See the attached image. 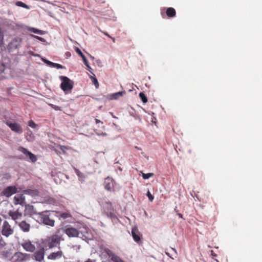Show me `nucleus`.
<instances>
[{
  "label": "nucleus",
  "instance_id": "nucleus-1",
  "mask_svg": "<svg viewBox=\"0 0 262 262\" xmlns=\"http://www.w3.org/2000/svg\"><path fill=\"white\" fill-rule=\"evenodd\" d=\"M36 221L39 224L42 223L51 227H53L55 224L54 220L50 217V212L49 211L38 213Z\"/></svg>",
  "mask_w": 262,
  "mask_h": 262
},
{
  "label": "nucleus",
  "instance_id": "nucleus-2",
  "mask_svg": "<svg viewBox=\"0 0 262 262\" xmlns=\"http://www.w3.org/2000/svg\"><path fill=\"white\" fill-rule=\"evenodd\" d=\"M59 78L61 80L60 84L61 89L66 94H68L71 92L73 88V81L68 77L64 76H60Z\"/></svg>",
  "mask_w": 262,
  "mask_h": 262
},
{
  "label": "nucleus",
  "instance_id": "nucleus-3",
  "mask_svg": "<svg viewBox=\"0 0 262 262\" xmlns=\"http://www.w3.org/2000/svg\"><path fill=\"white\" fill-rule=\"evenodd\" d=\"M60 242V237L57 235L48 237L43 242V247L51 249L55 247Z\"/></svg>",
  "mask_w": 262,
  "mask_h": 262
},
{
  "label": "nucleus",
  "instance_id": "nucleus-4",
  "mask_svg": "<svg viewBox=\"0 0 262 262\" xmlns=\"http://www.w3.org/2000/svg\"><path fill=\"white\" fill-rule=\"evenodd\" d=\"M63 232L69 237H78L80 236V228L77 229L71 226H67L63 229Z\"/></svg>",
  "mask_w": 262,
  "mask_h": 262
},
{
  "label": "nucleus",
  "instance_id": "nucleus-5",
  "mask_svg": "<svg viewBox=\"0 0 262 262\" xmlns=\"http://www.w3.org/2000/svg\"><path fill=\"white\" fill-rule=\"evenodd\" d=\"M13 233V229L11 228L8 222L5 221L2 226V234L6 237H8Z\"/></svg>",
  "mask_w": 262,
  "mask_h": 262
},
{
  "label": "nucleus",
  "instance_id": "nucleus-6",
  "mask_svg": "<svg viewBox=\"0 0 262 262\" xmlns=\"http://www.w3.org/2000/svg\"><path fill=\"white\" fill-rule=\"evenodd\" d=\"M104 252L107 254L108 258L111 259L113 262H125L120 257L116 255L113 251L108 248H105Z\"/></svg>",
  "mask_w": 262,
  "mask_h": 262
},
{
  "label": "nucleus",
  "instance_id": "nucleus-7",
  "mask_svg": "<svg viewBox=\"0 0 262 262\" xmlns=\"http://www.w3.org/2000/svg\"><path fill=\"white\" fill-rule=\"evenodd\" d=\"M6 124L15 133L20 134L23 133V128L20 124L17 123L7 121Z\"/></svg>",
  "mask_w": 262,
  "mask_h": 262
},
{
  "label": "nucleus",
  "instance_id": "nucleus-8",
  "mask_svg": "<svg viewBox=\"0 0 262 262\" xmlns=\"http://www.w3.org/2000/svg\"><path fill=\"white\" fill-rule=\"evenodd\" d=\"M80 237L83 239L90 240L93 238V235L91 232L85 227L80 228Z\"/></svg>",
  "mask_w": 262,
  "mask_h": 262
},
{
  "label": "nucleus",
  "instance_id": "nucleus-9",
  "mask_svg": "<svg viewBox=\"0 0 262 262\" xmlns=\"http://www.w3.org/2000/svg\"><path fill=\"white\" fill-rule=\"evenodd\" d=\"M17 192V188L14 186H10L5 188L2 192V194L9 198Z\"/></svg>",
  "mask_w": 262,
  "mask_h": 262
},
{
  "label": "nucleus",
  "instance_id": "nucleus-10",
  "mask_svg": "<svg viewBox=\"0 0 262 262\" xmlns=\"http://www.w3.org/2000/svg\"><path fill=\"white\" fill-rule=\"evenodd\" d=\"M45 247H42L34 253V257L35 260L38 262H42L45 256Z\"/></svg>",
  "mask_w": 262,
  "mask_h": 262
},
{
  "label": "nucleus",
  "instance_id": "nucleus-11",
  "mask_svg": "<svg viewBox=\"0 0 262 262\" xmlns=\"http://www.w3.org/2000/svg\"><path fill=\"white\" fill-rule=\"evenodd\" d=\"M18 150L23 153L27 157H28L32 162H35L37 160L36 156L28 150L26 148L20 147L18 148Z\"/></svg>",
  "mask_w": 262,
  "mask_h": 262
},
{
  "label": "nucleus",
  "instance_id": "nucleus-12",
  "mask_svg": "<svg viewBox=\"0 0 262 262\" xmlns=\"http://www.w3.org/2000/svg\"><path fill=\"white\" fill-rule=\"evenodd\" d=\"M27 254L16 252L12 257V262H23L27 259Z\"/></svg>",
  "mask_w": 262,
  "mask_h": 262
},
{
  "label": "nucleus",
  "instance_id": "nucleus-13",
  "mask_svg": "<svg viewBox=\"0 0 262 262\" xmlns=\"http://www.w3.org/2000/svg\"><path fill=\"white\" fill-rule=\"evenodd\" d=\"M21 39L20 37L14 38L8 45V49L10 51L16 49L20 45Z\"/></svg>",
  "mask_w": 262,
  "mask_h": 262
},
{
  "label": "nucleus",
  "instance_id": "nucleus-14",
  "mask_svg": "<svg viewBox=\"0 0 262 262\" xmlns=\"http://www.w3.org/2000/svg\"><path fill=\"white\" fill-rule=\"evenodd\" d=\"M24 214L26 216H32L34 215L37 214L36 209L34 206L29 204H26Z\"/></svg>",
  "mask_w": 262,
  "mask_h": 262
},
{
  "label": "nucleus",
  "instance_id": "nucleus-15",
  "mask_svg": "<svg viewBox=\"0 0 262 262\" xmlns=\"http://www.w3.org/2000/svg\"><path fill=\"white\" fill-rule=\"evenodd\" d=\"M63 256V253L59 248L58 250L56 252L51 253L48 256L47 258L50 260H55L59 259Z\"/></svg>",
  "mask_w": 262,
  "mask_h": 262
},
{
  "label": "nucleus",
  "instance_id": "nucleus-16",
  "mask_svg": "<svg viewBox=\"0 0 262 262\" xmlns=\"http://www.w3.org/2000/svg\"><path fill=\"white\" fill-rule=\"evenodd\" d=\"M13 203L15 205H20L22 206L26 205L25 196L23 194H17L13 198Z\"/></svg>",
  "mask_w": 262,
  "mask_h": 262
},
{
  "label": "nucleus",
  "instance_id": "nucleus-17",
  "mask_svg": "<svg viewBox=\"0 0 262 262\" xmlns=\"http://www.w3.org/2000/svg\"><path fill=\"white\" fill-rule=\"evenodd\" d=\"M115 182L113 179L109 177L105 179L104 182V186L105 189L111 191L114 186Z\"/></svg>",
  "mask_w": 262,
  "mask_h": 262
},
{
  "label": "nucleus",
  "instance_id": "nucleus-18",
  "mask_svg": "<svg viewBox=\"0 0 262 262\" xmlns=\"http://www.w3.org/2000/svg\"><path fill=\"white\" fill-rule=\"evenodd\" d=\"M8 214L11 219L15 221L16 224L17 223V221L20 220L23 216L22 213L18 212V210L16 211L10 210Z\"/></svg>",
  "mask_w": 262,
  "mask_h": 262
},
{
  "label": "nucleus",
  "instance_id": "nucleus-19",
  "mask_svg": "<svg viewBox=\"0 0 262 262\" xmlns=\"http://www.w3.org/2000/svg\"><path fill=\"white\" fill-rule=\"evenodd\" d=\"M24 249L28 252H33L35 250V246L30 241H27L22 244Z\"/></svg>",
  "mask_w": 262,
  "mask_h": 262
},
{
  "label": "nucleus",
  "instance_id": "nucleus-20",
  "mask_svg": "<svg viewBox=\"0 0 262 262\" xmlns=\"http://www.w3.org/2000/svg\"><path fill=\"white\" fill-rule=\"evenodd\" d=\"M18 226L23 232H28L30 231V225L25 221L20 222Z\"/></svg>",
  "mask_w": 262,
  "mask_h": 262
},
{
  "label": "nucleus",
  "instance_id": "nucleus-21",
  "mask_svg": "<svg viewBox=\"0 0 262 262\" xmlns=\"http://www.w3.org/2000/svg\"><path fill=\"white\" fill-rule=\"evenodd\" d=\"M1 254L3 257L8 259L12 258V253L11 250H4L1 252Z\"/></svg>",
  "mask_w": 262,
  "mask_h": 262
},
{
  "label": "nucleus",
  "instance_id": "nucleus-22",
  "mask_svg": "<svg viewBox=\"0 0 262 262\" xmlns=\"http://www.w3.org/2000/svg\"><path fill=\"white\" fill-rule=\"evenodd\" d=\"M74 171L76 175L78 177L79 180L81 182H84L85 179L86 178L85 176L75 167H74Z\"/></svg>",
  "mask_w": 262,
  "mask_h": 262
},
{
  "label": "nucleus",
  "instance_id": "nucleus-23",
  "mask_svg": "<svg viewBox=\"0 0 262 262\" xmlns=\"http://www.w3.org/2000/svg\"><path fill=\"white\" fill-rule=\"evenodd\" d=\"M132 234L135 241L139 242L140 240L139 232L136 228L132 229Z\"/></svg>",
  "mask_w": 262,
  "mask_h": 262
},
{
  "label": "nucleus",
  "instance_id": "nucleus-24",
  "mask_svg": "<svg viewBox=\"0 0 262 262\" xmlns=\"http://www.w3.org/2000/svg\"><path fill=\"white\" fill-rule=\"evenodd\" d=\"M24 194H28L32 196H35L38 195V192L36 190L27 189L25 190L23 192Z\"/></svg>",
  "mask_w": 262,
  "mask_h": 262
},
{
  "label": "nucleus",
  "instance_id": "nucleus-25",
  "mask_svg": "<svg viewBox=\"0 0 262 262\" xmlns=\"http://www.w3.org/2000/svg\"><path fill=\"white\" fill-rule=\"evenodd\" d=\"M92 74L93 75H89V77L91 79L93 84L95 86L96 88L98 89L99 85L98 81L95 77V75L93 73H92Z\"/></svg>",
  "mask_w": 262,
  "mask_h": 262
},
{
  "label": "nucleus",
  "instance_id": "nucleus-26",
  "mask_svg": "<svg viewBox=\"0 0 262 262\" xmlns=\"http://www.w3.org/2000/svg\"><path fill=\"white\" fill-rule=\"evenodd\" d=\"M125 93V91H121L113 93L111 95V98L113 99H117L119 97H122Z\"/></svg>",
  "mask_w": 262,
  "mask_h": 262
},
{
  "label": "nucleus",
  "instance_id": "nucleus-27",
  "mask_svg": "<svg viewBox=\"0 0 262 262\" xmlns=\"http://www.w3.org/2000/svg\"><path fill=\"white\" fill-rule=\"evenodd\" d=\"M166 15L168 17H174L176 15V11L172 8H168L166 10Z\"/></svg>",
  "mask_w": 262,
  "mask_h": 262
},
{
  "label": "nucleus",
  "instance_id": "nucleus-28",
  "mask_svg": "<svg viewBox=\"0 0 262 262\" xmlns=\"http://www.w3.org/2000/svg\"><path fill=\"white\" fill-rule=\"evenodd\" d=\"M29 31L31 32H32L35 34H37L39 35H43L44 34V31L42 30H38L37 29L34 28H30L29 29Z\"/></svg>",
  "mask_w": 262,
  "mask_h": 262
},
{
  "label": "nucleus",
  "instance_id": "nucleus-29",
  "mask_svg": "<svg viewBox=\"0 0 262 262\" xmlns=\"http://www.w3.org/2000/svg\"><path fill=\"white\" fill-rule=\"evenodd\" d=\"M16 5L18 7H21L26 8L27 9H30V7L28 5L25 4V3H24L23 2H20V1L17 2L16 3Z\"/></svg>",
  "mask_w": 262,
  "mask_h": 262
},
{
  "label": "nucleus",
  "instance_id": "nucleus-30",
  "mask_svg": "<svg viewBox=\"0 0 262 262\" xmlns=\"http://www.w3.org/2000/svg\"><path fill=\"white\" fill-rule=\"evenodd\" d=\"M51 63V67H52V68H56L58 69H65V67H63V66H62L61 64H60L59 63H54V62H52V63Z\"/></svg>",
  "mask_w": 262,
  "mask_h": 262
},
{
  "label": "nucleus",
  "instance_id": "nucleus-31",
  "mask_svg": "<svg viewBox=\"0 0 262 262\" xmlns=\"http://www.w3.org/2000/svg\"><path fill=\"white\" fill-rule=\"evenodd\" d=\"M139 97L143 103H145L147 102V98L145 94L143 93H140L139 94Z\"/></svg>",
  "mask_w": 262,
  "mask_h": 262
},
{
  "label": "nucleus",
  "instance_id": "nucleus-32",
  "mask_svg": "<svg viewBox=\"0 0 262 262\" xmlns=\"http://www.w3.org/2000/svg\"><path fill=\"white\" fill-rule=\"evenodd\" d=\"M60 217L63 219L69 218L71 216L70 213L67 212H62L60 215Z\"/></svg>",
  "mask_w": 262,
  "mask_h": 262
},
{
  "label": "nucleus",
  "instance_id": "nucleus-33",
  "mask_svg": "<svg viewBox=\"0 0 262 262\" xmlns=\"http://www.w3.org/2000/svg\"><path fill=\"white\" fill-rule=\"evenodd\" d=\"M154 175L152 173H142V177L144 179H148Z\"/></svg>",
  "mask_w": 262,
  "mask_h": 262
},
{
  "label": "nucleus",
  "instance_id": "nucleus-34",
  "mask_svg": "<svg viewBox=\"0 0 262 262\" xmlns=\"http://www.w3.org/2000/svg\"><path fill=\"white\" fill-rule=\"evenodd\" d=\"M30 36H31V37H32L33 38H36V39L40 40L41 42H46V39L45 38H42V37H39V36H36V35H32V34H31Z\"/></svg>",
  "mask_w": 262,
  "mask_h": 262
},
{
  "label": "nucleus",
  "instance_id": "nucleus-35",
  "mask_svg": "<svg viewBox=\"0 0 262 262\" xmlns=\"http://www.w3.org/2000/svg\"><path fill=\"white\" fill-rule=\"evenodd\" d=\"M75 51L79 55L81 56L82 58H84L85 56L83 54L81 50L78 48H76Z\"/></svg>",
  "mask_w": 262,
  "mask_h": 262
},
{
  "label": "nucleus",
  "instance_id": "nucleus-36",
  "mask_svg": "<svg viewBox=\"0 0 262 262\" xmlns=\"http://www.w3.org/2000/svg\"><path fill=\"white\" fill-rule=\"evenodd\" d=\"M28 125L30 127H31V128H36V127L37 126V125L35 123V122L32 120H30L29 122Z\"/></svg>",
  "mask_w": 262,
  "mask_h": 262
},
{
  "label": "nucleus",
  "instance_id": "nucleus-37",
  "mask_svg": "<svg viewBox=\"0 0 262 262\" xmlns=\"http://www.w3.org/2000/svg\"><path fill=\"white\" fill-rule=\"evenodd\" d=\"M95 134L98 136H107V134L105 133H103V132L101 133V132L98 131L97 130H95Z\"/></svg>",
  "mask_w": 262,
  "mask_h": 262
},
{
  "label": "nucleus",
  "instance_id": "nucleus-38",
  "mask_svg": "<svg viewBox=\"0 0 262 262\" xmlns=\"http://www.w3.org/2000/svg\"><path fill=\"white\" fill-rule=\"evenodd\" d=\"M6 245L5 242L3 239L2 237L0 235V247H3Z\"/></svg>",
  "mask_w": 262,
  "mask_h": 262
},
{
  "label": "nucleus",
  "instance_id": "nucleus-39",
  "mask_svg": "<svg viewBox=\"0 0 262 262\" xmlns=\"http://www.w3.org/2000/svg\"><path fill=\"white\" fill-rule=\"evenodd\" d=\"M147 196H148L150 201L152 202L154 200V196L150 193V192L148 191L147 193Z\"/></svg>",
  "mask_w": 262,
  "mask_h": 262
},
{
  "label": "nucleus",
  "instance_id": "nucleus-40",
  "mask_svg": "<svg viewBox=\"0 0 262 262\" xmlns=\"http://www.w3.org/2000/svg\"><path fill=\"white\" fill-rule=\"evenodd\" d=\"M5 71V66L0 61V72L2 73Z\"/></svg>",
  "mask_w": 262,
  "mask_h": 262
},
{
  "label": "nucleus",
  "instance_id": "nucleus-41",
  "mask_svg": "<svg viewBox=\"0 0 262 262\" xmlns=\"http://www.w3.org/2000/svg\"><path fill=\"white\" fill-rule=\"evenodd\" d=\"M11 178V176L9 173H5L3 176V179L8 180Z\"/></svg>",
  "mask_w": 262,
  "mask_h": 262
},
{
  "label": "nucleus",
  "instance_id": "nucleus-42",
  "mask_svg": "<svg viewBox=\"0 0 262 262\" xmlns=\"http://www.w3.org/2000/svg\"><path fill=\"white\" fill-rule=\"evenodd\" d=\"M42 61L47 63L48 65H49L50 67H51V63H52V62L49 61V60H48L47 59H45V58H42Z\"/></svg>",
  "mask_w": 262,
  "mask_h": 262
},
{
  "label": "nucleus",
  "instance_id": "nucleus-43",
  "mask_svg": "<svg viewBox=\"0 0 262 262\" xmlns=\"http://www.w3.org/2000/svg\"><path fill=\"white\" fill-rule=\"evenodd\" d=\"M51 105L52 107L53 108H54V110H55L56 111L60 110V107H59L58 106L55 105H53V104H51Z\"/></svg>",
  "mask_w": 262,
  "mask_h": 262
},
{
  "label": "nucleus",
  "instance_id": "nucleus-44",
  "mask_svg": "<svg viewBox=\"0 0 262 262\" xmlns=\"http://www.w3.org/2000/svg\"><path fill=\"white\" fill-rule=\"evenodd\" d=\"M60 148L63 152H65L66 150L67 149V147L64 146H60Z\"/></svg>",
  "mask_w": 262,
  "mask_h": 262
},
{
  "label": "nucleus",
  "instance_id": "nucleus-45",
  "mask_svg": "<svg viewBox=\"0 0 262 262\" xmlns=\"http://www.w3.org/2000/svg\"><path fill=\"white\" fill-rule=\"evenodd\" d=\"M82 60H83V61L84 62V64L86 66H88V65H89V64L88 63V62L87 59H86L85 57H84V58H82Z\"/></svg>",
  "mask_w": 262,
  "mask_h": 262
},
{
  "label": "nucleus",
  "instance_id": "nucleus-46",
  "mask_svg": "<svg viewBox=\"0 0 262 262\" xmlns=\"http://www.w3.org/2000/svg\"><path fill=\"white\" fill-rule=\"evenodd\" d=\"M86 67H87V68H88V70L89 72H90L91 73H93V72H92V68H91V67H90V65H88V66H86Z\"/></svg>",
  "mask_w": 262,
  "mask_h": 262
},
{
  "label": "nucleus",
  "instance_id": "nucleus-47",
  "mask_svg": "<svg viewBox=\"0 0 262 262\" xmlns=\"http://www.w3.org/2000/svg\"><path fill=\"white\" fill-rule=\"evenodd\" d=\"M84 262H95V260L89 258Z\"/></svg>",
  "mask_w": 262,
  "mask_h": 262
},
{
  "label": "nucleus",
  "instance_id": "nucleus-48",
  "mask_svg": "<svg viewBox=\"0 0 262 262\" xmlns=\"http://www.w3.org/2000/svg\"><path fill=\"white\" fill-rule=\"evenodd\" d=\"M211 254L213 256H216V254H214L212 250L211 251Z\"/></svg>",
  "mask_w": 262,
  "mask_h": 262
},
{
  "label": "nucleus",
  "instance_id": "nucleus-49",
  "mask_svg": "<svg viewBox=\"0 0 262 262\" xmlns=\"http://www.w3.org/2000/svg\"><path fill=\"white\" fill-rule=\"evenodd\" d=\"M96 123H100V122L102 123V122H101L99 120H98L97 119H96Z\"/></svg>",
  "mask_w": 262,
  "mask_h": 262
},
{
  "label": "nucleus",
  "instance_id": "nucleus-50",
  "mask_svg": "<svg viewBox=\"0 0 262 262\" xmlns=\"http://www.w3.org/2000/svg\"><path fill=\"white\" fill-rule=\"evenodd\" d=\"M105 35L109 37H111V36L107 34L106 32H103Z\"/></svg>",
  "mask_w": 262,
  "mask_h": 262
},
{
  "label": "nucleus",
  "instance_id": "nucleus-51",
  "mask_svg": "<svg viewBox=\"0 0 262 262\" xmlns=\"http://www.w3.org/2000/svg\"><path fill=\"white\" fill-rule=\"evenodd\" d=\"M89 56H90V57L92 59H94V57L93 56H92V55H91L90 54H89Z\"/></svg>",
  "mask_w": 262,
  "mask_h": 262
},
{
  "label": "nucleus",
  "instance_id": "nucleus-52",
  "mask_svg": "<svg viewBox=\"0 0 262 262\" xmlns=\"http://www.w3.org/2000/svg\"><path fill=\"white\" fill-rule=\"evenodd\" d=\"M178 215H179V216L180 217L182 218V214H181V213H179V214H178Z\"/></svg>",
  "mask_w": 262,
  "mask_h": 262
},
{
  "label": "nucleus",
  "instance_id": "nucleus-53",
  "mask_svg": "<svg viewBox=\"0 0 262 262\" xmlns=\"http://www.w3.org/2000/svg\"><path fill=\"white\" fill-rule=\"evenodd\" d=\"M112 115L113 116V117L114 118H117V117H116V116H114L113 113H111Z\"/></svg>",
  "mask_w": 262,
  "mask_h": 262
},
{
  "label": "nucleus",
  "instance_id": "nucleus-54",
  "mask_svg": "<svg viewBox=\"0 0 262 262\" xmlns=\"http://www.w3.org/2000/svg\"><path fill=\"white\" fill-rule=\"evenodd\" d=\"M97 62L98 63H99V62H100V60H97Z\"/></svg>",
  "mask_w": 262,
  "mask_h": 262
},
{
  "label": "nucleus",
  "instance_id": "nucleus-55",
  "mask_svg": "<svg viewBox=\"0 0 262 262\" xmlns=\"http://www.w3.org/2000/svg\"><path fill=\"white\" fill-rule=\"evenodd\" d=\"M136 148H137V149H139V150H140V148H139V147H138L137 146H136Z\"/></svg>",
  "mask_w": 262,
  "mask_h": 262
},
{
  "label": "nucleus",
  "instance_id": "nucleus-56",
  "mask_svg": "<svg viewBox=\"0 0 262 262\" xmlns=\"http://www.w3.org/2000/svg\"><path fill=\"white\" fill-rule=\"evenodd\" d=\"M112 39H113V41H114V42H115V38H112Z\"/></svg>",
  "mask_w": 262,
  "mask_h": 262
},
{
  "label": "nucleus",
  "instance_id": "nucleus-57",
  "mask_svg": "<svg viewBox=\"0 0 262 262\" xmlns=\"http://www.w3.org/2000/svg\"><path fill=\"white\" fill-rule=\"evenodd\" d=\"M34 56H38V55H34Z\"/></svg>",
  "mask_w": 262,
  "mask_h": 262
},
{
  "label": "nucleus",
  "instance_id": "nucleus-58",
  "mask_svg": "<svg viewBox=\"0 0 262 262\" xmlns=\"http://www.w3.org/2000/svg\"><path fill=\"white\" fill-rule=\"evenodd\" d=\"M166 254L169 256V254L168 253H166Z\"/></svg>",
  "mask_w": 262,
  "mask_h": 262
},
{
  "label": "nucleus",
  "instance_id": "nucleus-59",
  "mask_svg": "<svg viewBox=\"0 0 262 262\" xmlns=\"http://www.w3.org/2000/svg\"><path fill=\"white\" fill-rule=\"evenodd\" d=\"M172 249V250L176 251L175 249Z\"/></svg>",
  "mask_w": 262,
  "mask_h": 262
}]
</instances>
